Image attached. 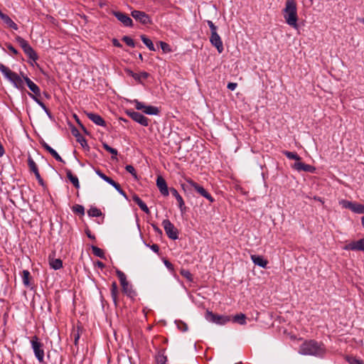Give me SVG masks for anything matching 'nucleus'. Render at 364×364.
<instances>
[{"label": "nucleus", "instance_id": "1", "mask_svg": "<svg viewBox=\"0 0 364 364\" xmlns=\"http://www.w3.org/2000/svg\"><path fill=\"white\" fill-rule=\"evenodd\" d=\"M0 71L16 88L23 89L24 85L23 81H25L28 88L35 95H40V88L27 76L23 77V80L21 79L17 73L11 70L1 63H0Z\"/></svg>", "mask_w": 364, "mask_h": 364}, {"label": "nucleus", "instance_id": "2", "mask_svg": "<svg viewBox=\"0 0 364 364\" xmlns=\"http://www.w3.org/2000/svg\"><path fill=\"white\" fill-rule=\"evenodd\" d=\"M283 17L287 25L294 29L299 28L297 6L295 0H287L282 10Z\"/></svg>", "mask_w": 364, "mask_h": 364}, {"label": "nucleus", "instance_id": "3", "mask_svg": "<svg viewBox=\"0 0 364 364\" xmlns=\"http://www.w3.org/2000/svg\"><path fill=\"white\" fill-rule=\"evenodd\" d=\"M299 352L305 355L323 356L326 353V349L323 344L310 340L300 346Z\"/></svg>", "mask_w": 364, "mask_h": 364}, {"label": "nucleus", "instance_id": "4", "mask_svg": "<svg viewBox=\"0 0 364 364\" xmlns=\"http://www.w3.org/2000/svg\"><path fill=\"white\" fill-rule=\"evenodd\" d=\"M16 41L19 44V46L23 49L25 54L33 61H36L38 60V55L36 51L33 49V48L29 45L27 41L23 38L21 36H17L16 37Z\"/></svg>", "mask_w": 364, "mask_h": 364}, {"label": "nucleus", "instance_id": "5", "mask_svg": "<svg viewBox=\"0 0 364 364\" xmlns=\"http://www.w3.org/2000/svg\"><path fill=\"white\" fill-rule=\"evenodd\" d=\"M31 343L36 358L40 363H43L44 361V350L43 348V343L38 341V338L36 336L32 338Z\"/></svg>", "mask_w": 364, "mask_h": 364}, {"label": "nucleus", "instance_id": "6", "mask_svg": "<svg viewBox=\"0 0 364 364\" xmlns=\"http://www.w3.org/2000/svg\"><path fill=\"white\" fill-rule=\"evenodd\" d=\"M186 181L189 186L194 188V190L200 196L207 198L210 203L214 202V198L211 195L201 186L193 181L191 178H186Z\"/></svg>", "mask_w": 364, "mask_h": 364}, {"label": "nucleus", "instance_id": "7", "mask_svg": "<svg viewBox=\"0 0 364 364\" xmlns=\"http://www.w3.org/2000/svg\"><path fill=\"white\" fill-rule=\"evenodd\" d=\"M162 225L164 228V230L167 235V236L171 240H177L178 238V230L175 228L173 223L168 220H164L162 222Z\"/></svg>", "mask_w": 364, "mask_h": 364}, {"label": "nucleus", "instance_id": "8", "mask_svg": "<svg viewBox=\"0 0 364 364\" xmlns=\"http://www.w3.org/2000/svg\"><path fill=\"white\" fill-rule=\"evenodd\" d=\"M116 274L120 281V284L122 285L123 292L124 294H126L127 295H128L129 296H132L134 294V292L132 290V289L131 288V287H129L124 273L123 272L117 269L116 271Z\"/></svg>", "mask_w": 364, "mask_h": 364}, {"label": "nucleus", "instance_id": "9", "mask_svg": "<svg viewBox=\"0 0 364 364\" xmlns=\"http://www.w3.org/2000/svg\"><path fill=\"white\" fill-rule=\"evenodd\" d=\"M205 318L208 321L220 325H223L230 321V316L215 314L211 311H207Z\"/></svg>", "mask_w": 364, "mask_h": 364}, {"label": "nucleus", "instance_id": "10", "mask_svg": "<svg viewBox=\"0 0 364 364\" xmlns=\"http://www.w3.org/2000/svg\"><path fill=\"white\" fill-rule=\"evenodd\" d=\"M135 107L138 110H142L146 114L157 115L159 113V110L156 107L151 105H145L144 103L135 100L134 101Z\"/></svg>", "mask_w": 364, "mask_h": 364}, {"label": "nucleus", "instance_id": "11", "mask_svg": "<svg viewBox=\"0 0 364 364\" xmlns=\"http://www.w3.org/2000/svg\"><path fill=\"white\" fill-rule=\"evenodd\" d=\"M132 16L137 21L144 25L149 24L151 23L150 16L144 11L134 10L131 13Z\"/></svg>", "mask_w": 364, "mask_h": 364}, {"label": "nucleus", "instance_id": "12", "mask_svg": "<svg viewBox=\"0 0 364 364\" xmlns=\"http://www.w3.org/2000/svg\"><path fill=\"white\" fill-rule=\"evenodd\" d=\"M127 114L134 121L140 124L141 125L144 127H147L149 125V119L142 114L134 111H127Z\"/></svg>", "mask_w": 364, "mask_h": 364}, {"label": "nucleus", "instance_id": "13", "mask_svg": "<svg viewBox=\"0 0 364 364\" xmlns=\"http://www.w3.org/2000/svg\"><path fill=\"white\" fill-rule=\"evenodd\" d=\"M112 14L124 26L132 27L133 26L132 19L126 14L113 11Z\"/></svg>", "mask_w": 364, "mask_h": 364}, {"label": "nucleus", "instance_id": "14", "mask_svg": "<svg viewBox=\"0 0 364 364\" xmlns=\"http://www.w3.org/2000/svg\"><path fill=\"white\" fill-rule=\"evenodd\" d=\"M343 250L353 251H364V237L360 240L352 241L346 244L343 247Z\"/></svg>", "mask_w": 364, "mask_h": 364}, {"label": "nucleus", "instance_id": "15", "mask_svg": "<svg viewBox=\"0 0 364 364\" xmlns=\"http://www.w3.org/2000/svg\"><path fill=\"white\" fill-rule=\"evenodd\" d=\"M210 41L211 44L217 48L219 53L223 51V41L218 33L210 36Z\"/></svg>", "mask_w": 364, "mask_h": 364}, {"label": "nucleus", "instance_id": "16", "mask_svg": "<svg viewBox=\"0 0 364 364\" xmlns=\"http://www.w3.org/2000/svg\"><path fill=\"white\" fill-rule=\"evenodd\" d=\"M293 168L298 171H303L309 173H314L316 171V168L314 166L306 164L300 161L294 163Z\"/></svg>", "mask_w": 364, "mask_h": 364}, {"label": "nucleus", "instance_id": "17", "mask_svg": "<svg viewBox=\"0 0 364 364\" xmlns=\"http://www.w3.org/2000/svg\"><path fill=\"white\" fill-rule=\"evenodd\" d=\"M86 116L89 119H90L92 122H94L95 124L98 126L105 127L106 122L102 119V117L97 114L92 112H85Z\"/></svg>", "mask_w": 364, "mask_h": 364}, {"label": "nucleus", "instance_id": "18", "mask_svg": "<svg viewBox=\"0 0 364 364\" xmlns=\"http://www.w3.org/2000/svg\"><path fill=\"white\" fill-rule=\"evenodd\" d=\"M156 186L160 191V193L167 196L168 195V189L166 181L162 176H158L156 179Z\"/></svg>", "mask_w": 364, "mask_h": 364}, {"label": "nucleus", "instance_id": "19", "mask_svg": "<svg viewBox=\"0 0 364 364\" xmlns=\"http://www.w3.org/2000/svg\"><path fill=\"white\" fill-rule=\"evenodd\" d=\"M0 18L4 21V23L11 28H13L14 30H18V26L17 24L13 21V20L6 14H4L1 12L0 10Z\"/></svg>", "mask_w": 364, "mask_h": 364}, {"label": "nucleus", "instance_id": "20", "mask_svg": "<svg viewBox=\"0 0 364 364\" xmlns=\"http://www.w3.org/2000/svg\"><path fill=\"white\" fill-rule=\"evenodd\" d=\"M170 191H171V194L173 195V196H174L176 198V199L177 200V201L178 203L179 208H180L181 211L183 213L186 209L185 203H184L183 198L178 193V192L177 191V190L176 188H171Z\"/></svg>", "mask_w": 364, "mask_h": 364}, {"label": "nucleus", "instance_id": "21", "mask_svg": "<svg viewBox=\"0 0 364 364\" xmlns=\"http://www.w3.org/2000/svg\"><path fill=\"white\" fill-rule=\"evenodd\" d=\"M251 259L255 264L258 265L262 268H266L268 264V261L260 255H252Z\"/></svg>", "mask_w": 364, "mask_h": 364}, {"label": "nucleus", "instance_id": "22", "mask_svg": "<svg viewBox=\"0 0 364 364\" xmlns=\"http://www.w3.org/2000/svg\"><path fill=\"white\" fill-rule=\"evenodd\" d=\"M132 200L139 206V208L144 213L149 214L150 213L149 208L146 205V203L137 196L134 195L132 196Z\"/></svg>", "mask_w": 364, "mask_h": 364}, {"label": "nucleus", "instance_id": "23", "mask_svg": "<svg viewBox=\"0 0 364 364\" xmlns=\"http://www.w3.org/2000/svg\"><path fill=\"white\" fill-rule=\"evenodd\" d=\"M111 296L112 298V300L114 303V305H117L118 302V287L116 283V282H112L111 286Z\"/></svg>", "mask_w": 364, "mask_h": 364}, {"label": "nucleus", "instance_id": "24", "mask_svg": "<svg viewBox=\"0 0 364 364\" xmlns=\"http://www.w3.org/2000/svg\"><path fill=\"white\" fill-rule=\"evenodd\" d=\"M66 175H67V177L68 178V179L70 181V182L73 184V186L76 188H79L80 183H79L77 177L76 176H74L72 173V171L70 170L66 171Z\"/></svg>", "mask_w": 364, "mask_h": 364}, {"label": "nucleus", "instance_id": "25", "mask_svg": "<svg viewBox=\"0 0 364 364\" xmlns=\"http://www.w3.org/2000/svg\"><path fill=\"white\" fill-rule=\"evenodd\" d=\"M350 210L355 213L363 214L364 213V205L358 203H352Z\"/></svg>", "mask_w": 364, "mask_h": 364}, {"label": "nucleus", "instance_id": "26", "mask_svg": "<svg viewBox=\"0 0 364 364\" xmlns=\"http://www.w3.org/2000/svg\"><path fill=\"white\" fill-rule=\"evenodd\" d=\"M232 321L235 323L245 325L246 323V316L244 314H236L233 316Z\"/></svg>", "mask_w": 364, "mask_h": 364}, {"label": "nucleus", "instance_id": "27", "mask_svg": "<svg viewBox=\"0 0 364 364\" xmlns=\"http://www.w3.org/2000/svg\"><path fill=\"white\" fill-rule=\"evenodd\" d=\"M149 77V73L144 71L133 75V78L139 82H142V80L147 79Z\"/></svg>", "mask_w": 364, "mask_h": 364}, {"label": "nucleus", "instance_id": "28", "mask_svg": "<svg viewBox=\"0 0 364 364\" xmlns=\"http://www.w3.org/2000/svg\"><path fill=\"white\" fill-rule=\"evenodd\" d=\"M50 267L54 269H59L63 267V262L60 259H50L49 261Z\"/></svg>", "mask_w": 364, "mask_h": 364}, {"label": "nucleus", "instance_id": "29", "mask_svg": "<svg viewBox=\"0 0 364 364\" xmlns=\"http://www.w3.org/2000/svg\"><path fill=\"white\" fill-rule=\"evenodd\" d=\"M30 278V272L28 270H23L22 273V280L24 286L27 287H31Z\"/></svg>", "mask_w": 364, "mask_h": 364}, {"label": "nucleus", "instance_id": "30", "mask_svg": "<svg viewBox=\"0 0 364 364\" xmlns=\"http://www.w3.org/2000/svg\"><path fill=\"white\" fill-rule=\"evenodd\" d=\"M28 166L30 171H32L34 174L39 172L36 162L31 156H28Z\"/></svg>", "mask_w": 364, "mask_h": 364}, {"label": "nucleus", "instance_id": "31", "mask_svg": "<svg viewBox=\"0 0 364 364\" xmlns=\"http://www.w3.org/2000/svg\"><path fill=\"white\" fill-rule=\"evenodd\" d=\"M141 40L147 46V48L150 50H152V51L155 50V47H154L152 41L149 38H147L145 35L141 36Z\"/></svg>", "mask_w": 364, "mask_h": 364}, {"label": "nucleus", "instance_id": "32", "mask_svg": "<svg viewBox=\"0 0 364 364\" xmlns=\"http://www.w3.org/2000/svg\"><path fill=\"white\" fill-rule=\"evenodd\" d=\"M30 96L43 108L45 112L48 114L49 117H51V114L49 109L46 107L45 104L41 101L38 98H37L35 95L29 94Z\"/></svg>", "mask_w": 364, "mask_h": 364}, {"label": "nucleus", "instance_id": "33", "mask_svg": "<svg viewBox=\"0 0 364 364\" xmlns=\"http://www.w3.org/2000/svg\"><path fill=\"white\" fill-rule=\"evenodd\" d=\"M30 96L43 108L45 112L48 114L49 117H51V114L49 109L46 107L45 104L41 101L38 98H37L35 95L29 94Z\"/></svg>", "mask_w": 364, "mask_h": 364}, {"label": "nucleus", "instance_id": "34", "mask_svg": "<svg viewBox=\"0 0 364 364\" xmlns=\"http://www.w3.org/2000/svg\"><path fill=\"white\" fill-rule=\"evenodd\" d=\"M30 96L43 108L45 112L48 114L49 117H51V114L49 109L46 107L45 104L41 101L38 98H37L35 95L29 94Z\"/></svg>", "mask_w": 364, "mask_h": 364}, {"label": "nucleus", "instance_id": "35", "mask_svg": "<svg viewBox=\"0 0 364 364\" xmlns=\"http://www.w3.org/2000/svg\"><path fill=\"white\" fill-rule=\"evenodd\" d=\"M283 154L289 159L296 160V162H298V161H299L301 160V157L296 152H291V151H284Z\"/></svg>", "mask_w": 364, "mask_h": 364}, {"label": "nucleus", "instance_id": "36", "mask_svg": "<svg viewBox=\"0 0 364 364\" xmlns=\"http://www.w3.org/2000/svg\"><path fill=\"white\" fill-rule=\"evenodd\" d=\"M92 253L98 257L102 259L105 257L104 251L97 246H92Z\"/></svg>", "mask_w": 364, "mask_h": 364}, {"label": "nucleus", "instance_id": "37", "mask_svg": "<svg viewBox=\"0 0 364 364\" xmlns=\"http://www.w3.org/2000/svg\"><path fill=\"white\" fill-rule=\"evenodd\" d=\"M102 146L103 148L108 152H109L110 154H112L113 156L112 158H115L116 159V156L117 155V150L116 149H114L111 146H109L106 143H103L102 144Z\"/></svg>", "mask_w": 364, "mask_h": 364}, {"label": "nucleus", "instance_id": "38", "mask_svg": "<svg viewBox=\"0 0 364 364\" xmlns=\"http://www.w3.org/2000/svg\"><path fill=\"white\" fill-rule=\"evenodd\" d=\"M87 213L91 217H99L102 215V212L97 208H92L88 211Z\"/></svg>", "mask_w": 364, "mask_h": 364}, {"label": "nucleus", "instance_id": "39", "mask_svg": "<svg viewBox=\"0 0 364 364\" xmlns=\"http://www.w3.org/2000/svg\"><path fill=\"white\" fill-rule=\"evenodd\" d=\"M159 44L164 53H167L172 51L171 46L168 43L164 41H159Z\"/></svg>", "mask_w": 364, "mask_h": 364}, {"label": "nucleus", "instance_id": "40", "mask_svg": "<svg viewBox=\"0 0 364 364\" xmlns=\"http://www.w3.org/2000/svg\"><path fill=\"white\" fill-rule=\"evenodd\" d=\"M156 364H166L167 358L166 356L163 354H159L156 357Z\"/></svg>", "mask_w": 364, "mask_h": 364}, {"label": "nucleus", "instance_id": "41", "mask_svg": "<svg viewBox=\"0 0 364 364\" xmlns=\"http://www.w3.org/2000/svg\"><path fill=\"white\" fill-rule=\"evenodd\" d=\"M122 40L129 46L134 48L135 46V43L132 38L127 36H124L122 37Z\"/></svg>", "mask_w": 364, "mask_h": 364}, {"label": "nucleus", "instance_id": "42", "mask_svg": "<svg viewBox=\"0 0 364 364\" xmlns=\"http://www.w3.org/2000/svg\"><path fill=\"white\" fill-rule=\"evenodd\" d=\"M346 360L350 364H364L362 360L355 357H347Z\"/></svg>", "mask_w": 364, "mask_h": 364}, {"label": "nucleus", "instance_id": "43", "mask_svg": "<svg viewBox=\"0 0 364 364\" xmlns=\"http://www.w3.org/2000/svg\"><path fill=\"white\" fill-rule=\"evenodd\" d=\"M352 203L353 202L347 200H341L339 201L340 205H341L343 208L350 209V208L352 205Z\"/></svg>", "mask_w": 364, "mask_h": 364}, {"label": "nucleus", "instance_id": "44", "mask_svg": "<svg viewBox=\"0 0 364 364\" xmlns=\"http://www.w3.org/2000/svg\"><path fill=\"white\" fill-rule=\"evenodd\" d=\"M73 211L77 213H79V214H81V215H84V213H85V208L81 205H75L73 207Z\"/></svg>", "mask_w": 364, "mask_h": 364}, {"label": "nucleus", "instance_id": "45", "mask_svg": "<svg viewBox=\"0 0 364 364\" xmlns=\"http://www.w3.org/2000/svg\"><path fill=\"white\" fill-rule=\"evenodd\" d=\"M125 169L127 172L130 173L134 178H136V172L135 171V168L132 165H127L125 167Z\"/></svg>", "mask_w": 364, "mask_h": 364}, {"label": "nucleus", "instance_id": "46", "mask_svg": "<svg viewBox=\"0 0 364 364\" xmlns=\"http://www.w3.org/2000/svg\"><path fill=\"white\" fill-rule=\"evenodd\" d=\"M181 275L183 277H184L185 278H186L189 281H192L193 276H192L191 273L189 271L183 269V270H181Z\"/></svg>", "mask_w": 364, "mask_h": 364}, {"label": "nucleus", "instance_id": "47", "mask_svg": "<svg viewBox=\"0 0 364 364\" xmlns=\"http://www.w3.org/2000/svg\"><path fill=\"white\" fill-rule=\"evenodd\" d=\"M50 155L58 161L65 163V161L61 158V156L57 153L55 150H54Z\"/></svg>", "mask_w": 364, "mask_h": 364}, {"label": "nucleus", "instance_id": "48", "mask_svg": "<svg viewBox=\"0 0 364 364\" xmlns=\"http://www.w3.org/2000/svg\"><path fill=\"white\" fill-rule=\"evenodd\" d=\"M208 25L210 29L211 35L213 33H217V27L211 21H208Z\"/></svg>", "mask_w": 364, "mask_h": 364}, {"label": "nucleus", "instance_id": "49", "mask_svg": "<svg viewBox=\"0 0 364 364\" xmlns=\"http://www.w3.org/2000/svg\"><path fill=\"white\" fill-rule=\"evenodd\" d=\"M41 144L42 145V146L47 151H48L50 154H51L54 149L50 147L46 142H45L44 141H41Z\"/></svg>", "mask_w": 364, "mask_h": 364}, {"label": "nucleus", "instance_id": "50", "mask_svg": "<svg viewBox=\"0 0 364 364\" xmlns=\"http://www.w3.org/2000/svg\"><path fill=\"white\" fill-rule=\"evenodd\" d=\"M121 195L126 197L125 192L122 189L120 185L117 183L113 186Z\"/></svg>", "mask_w": 364, "mask_h": 364}, {"label": "nucleus", "instance_id": "51", "mask_svg": "<svg viewBox=\"0 0 364 364\" xmlns=\"http://www.w3.org/2000/svg\"><path fill=\"white\" fill-rule=\"evenodd\" d=\"M77 140L81 144L82 146L84 147L87 146V141L83 136H80Z\"/></svg>", "mask_w": 364, "mask_h": 364}, {"label": "nucleus", "instance_id": "52", "mask_svg": "<svg viewBox=\"0 0 364 364\" xmlns=\"http://www.w3.org/2000/svg\"><path fill=\"white\" fill-rule=\"evenodd\" d=\"M237 86V83H235V82H229V83L228 84L227 87H228L230 90L233 91V90H235L236 89Z\"/></svg>", "mask_w": 364, "mask_h": 364}, {"label": "nucleus", "instance_id": "53", "mask_svg": "<svg viewBox=\"0 0 364 364\" xmlns=\"http://www.w3.org/2000/svg\"><path fill=\"white\" fill-rule=\"evenodd\" d=\"M7 48L14 55H17L18 54V50L14 47L12 46L11 45H8L7 46Z\"/></svg>", "mask_w": 364, "mask_h": 364}, {"label": "nucleus", "instance_id": "54", "mask_svg": "<svg viewBox=\"0 0 364 364\" xmlns=\"http://www.w3.org/2000/svg\"><path fill=\"white\" fill-rule=\"evenodd\" d=\"M96 173L104 181L107 180V176L100 170H96Z\"/></svg>", "mask_w": 364, "mask_h": 364}, {"label": "nucleus", "instance_id": "55", "mask_svg": "<svg viewBox=\"0 0 364 364\" xmlns=\"http://www.w3.org/2000/svg\"><path fill=\"white\" fill-rule=\"evenodd\" d=\"M35 176L36 178V179L38 180V183L41 184V185H43V178H41L39 172L37 173H35Z\"/></svg>", "mask_w": 364, "mask_h": 364}, {"label": "nucleus", "instance_id": "56", "mask_svg": "<svg viewBox=\"0 0 364 364\" xmlns=\"http://www.w3.org/2000/svg\"><path fill=\"white\" fill-rule=\"evenodd\" d=\"M106 179L107 180H105V181L107 182L109 184H110L112 186H114L117 183L113 179H112L111 178H109L108 176H107V178H106Z\"/></svg>", "mask_w": 364, "mask_h": 364}, {"label": "nucleus", "instance_id": "57", "mask_svg": "<svg viewBox=\"0 0 364 364\" xmlns=\"http://www.w3.org/2000/svg\"><path fill=\"white\" fill-rule=\"evenodd\" d=\"M151 249L154 252H156L158 253L159 251V247L156 244H154L151 246Z\"/></svg>", "mask_w": 364, "mask_h": 364}, {"label": "nucleus", "instance_id": "58", "mask_svg": "<svg viewBox=\"0 0 364 364\" xmlns=\"http://www.w3.org/2000/svg\"><path fill=\"white\" fill-rule=\"evenodd\" d=\"M112 43L113 45L115 46V47H118V48H121L122 47V44L118 41V40L114 38L112 40Z\"/></svg>", "mask_w": 364, "mask_h": 364}, {"label": "nucleus", "instance_id": "59", "mask_svg": "<svg viewBox=\"0 0 364 364\" xmlns=\"http://www.w3.org/2000/svg\"><path fill=\"white\" fill-rule=\"evenodd\" d=\"M86 234L89 238H90L92 240H95V237L94 235H91V232L89 230H86Z\"/></svg>", "mask_w": 364, "mask_h": 364}, {"label": "nucleus", "instance_id": "60", "mask_svg": "<svg viewBox=\"0 0 364 364\" xmlns=\"http://www.w3.org/2000/svg\"><path fill=\"white\" fill-rule=\"evenodd\" d=\"M97 265L99 267L102 268V269L105 267V264H103V262H100V261H98V262H97Z\"/></svg>", "mask_w": 364, "mask_h": 364}, {"label": "nucleus", "instance_id": "61", "mask_svg": "<svg viewBox=\"0 0 364 364\" xmlns=\"http://www.w3.org/2000/svg\"><path fill=\"white\" fill-rule=\"evenodd\" d=\"M80 338V335L79 333H77L76 335H75V344L77 345V341Z\"/></svg>", "mask_w": 364, "mask_h": 364}, {"label": "nucleus", "instance_id": "62", "mask_svg": "<svg viewBox=\"0 0 364 364\" xmlns=\"http://www.w3.org/2000/svg\"><path fill=\"white\" fill-rule=\"evenodd\" d=\"M127 73L128 75H129L130 76H132V77H133V75H136V73H134L133 71H132L130 70H127Z\"/></svg>", "mask_w": 364, "mask_h": 364}, {"label": "nucleus", "instance_id": "63", "mask_svg": "<svg viewBox=\"0 0 364 364\" xmlns=\"http://www.w3.org/2000/svg\"><path fill=\"white\" fill-rule=\"evenodd\" d=\"M4 154V149L2 146L0 145V156H3Z\"/></svg>", "mask_w": 364, "mask_h": 364}, {"label": "nucleus", "instance_id": "64", "mask_svg": "<svg viewBox=\"0 0 364 364\" xmlns=\"http://www.w3.org/2000/svg\"><path fill=\"white\" fill-rule=\"evenodd\" d=\"M182 325H183L182 331H186L188 329L187 325L184 323H182Z\"/></svg>", "mask_w": 364, "mask_h": 364}]
</instances>
